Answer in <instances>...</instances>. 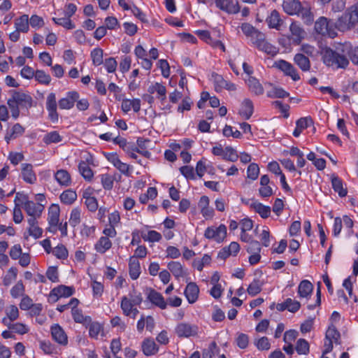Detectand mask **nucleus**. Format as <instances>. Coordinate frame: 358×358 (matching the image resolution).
I'll return each instance as SVG.
<instances>
[{
    "instance_id": "c9c22d12",
    "label": "nucleus",
    "mask_w": 358,
    "mask_h": 358,
    "mask_svg": "<svg viewBox=\"0 0 358 358\" xmlns=\"http://www.w3.org/2000/svg\"><path fill=\"white\" fill-rule=\"evenodd\" d=\"M15 27L17 31L27 33L29 29V16L24 14L15 20Z\"/></svg>"
},
{
    "instance_id": "5701e85b",
    "label": "nucleus",
    "mask_w": 358,
    "mask_h": 358,
    "mask_svg": "<svg viewBox=\"0 0 358 358\" xmlns=\"http://www.w3.org/2000/svg\"><path fill=\"white\" fill-rule=\"evenodd\" d=\"M167 268L177 279L185 277L187 275V270L179 262H171L168 264Z\"/></svg>"
},
{
    "instance_id": "cd10ccee",
    "label": "nucleus",
    "mask_w": 358,
    "mask_h": 358,
    "mask_svg": "<svg viewBox=\"0 0 358 358\" xmlns=\"http://www.w3.org/2000/svg\"><path fill=\"white\" fill-rule=\"evenodd\" d=\"M313 120L310 117H301L296 122V128L293 131L295 137H299L302 131L310 125H313Z\"/></svg>"
},
{
    "instance_id": "ddd939ff",
    "label": "nucleus",
    "mask_w": 358,
    "mask_h": 358,
    "mask_svg": "<svg viewBox=\"0 0 358 358\" xmlns=\"http://www.w3.org/2000/svg\"><path fill=\"white\" fill-rule=\"evenodd\" d=\"M46 108L49 113V117L52 122L58 120V113L57 112V101L55 93H50L46 99Z\"/></svg>"
},
{
    "instance_id": "aec40b11",
    "label": "nucleus",
    "mask_w": 358,
    "mask_h": 358,
    "mask_svg": "<svg viewBox=\"0 0 358 358\" xmlns=\"http://www.w3.org/2000/svg\"><path fill=\"white\" fill-rule=\"evenodd\" d=\"M270 28L280 30L283 24L280 13L276 10H273L266 20Z\"/></svg>"
},
{
    "instance_id": "a878e982",
    "label": "nucleus",
    "mask_w": 358,
    "mask_h": 358,
    "mask_svg": "<svg viewBox=\"0 0 358 358\" xmlns=\"http://www.w3.org/2000/svg\"><path fill=\"white\" fill-rule=\"evenodd\" d=\"M25 129L20 124L16 123L15 124L10 130H8L5 135V140L7 143H9L10 141L12 139H15L23 135L24 133Z\"/></svg>"
},
{
    "instance_id": "f257e3e1",
    "label": "nucleus",
    "mask_w": 358,
    "mask_h": 358,
    "mask_svg": "<svg viewBox=\"0 0 358 358\" xmlns=\"http://www.w3.org/2000/svg\"><path fill=\"white\" fill-rule=\"evenodd\" d=\"M320 55L323 63L329 67L345 69L350 63L345 55L343 43L336 45L334 49L329 47L322 48Z\"/></svg>"
},
{
    "instance_id": "69168bd1",
    "label": "nucleus",
    "mask_w": 358,
    "mask_h": 358,
    "mask_svg": "<svg viewBox=\"0 0 358 358\" xmlns=\"http://www.w3.org/2000/svg\"><path fill=\"white\" fill-rule=\"evenodd\" d=\"M238 158L236 151L230 146L224 148L223 159L230 162H236Z\"/></svg>"
},
{
    "instance_id": "393cba45",
    "label": "nucleus",
    "mask_w": 358,
    "mask_h": 358,
    "mask_svg": "<svg viewBox=\"0 0 358 358\" xmlns=\"http://www.w3.org/2000/svg\"><path fill=\"white\" fill-rule=\"evenodd\" d=\"M199 293V289L196 283L189 282L187 284L185 289V294L189 303H194L197 300Z\"/></svg>"
},
{
    "instance_id": "b1692460",
    "label": "nucleus",
    "mask_w": 358,
    "mask_h": 358,
    "mask_svg": "<svg viewBox=\"0 0 358 358\" xmlns=\"http://www.w3.org/2000/svg\"><path fill=\"white\" fill-rule=\"evenodd\" d=\"M240 250V245L237 242H231L228 247L223 248L218 253V258L225 259L230 255H236Z\"/></svg>"
},
{
    "instance_id": "4be33fe9",
    "label": "nucleus",
    "mask_w": 358,
    "mask_h": 358,
    "mask_svg": "<svg viewBox=\"0 0 358 358\" xmlns=\"http://www.w3.org/2000/svg\"><path fill=\"white\" fill-rule=\"evenodd\" d=\"M89 329V336L94 339H98L99 335L103 336V326L98 322H92V319L90 322L85 326Z\"/></svg>"
},
{
    "instance_id": "f8f14e48",
    "label": "nucleus",
    "mask_w": 358,
    "mask_h": 358,
    "mask_svg": "<svg viewBox=\"0 0 358 358\" xmlns=\"http://www.w3.org/2000/svg\"><path fill=\"white\" fill-rule=\"evenodd\" d=\"M79 99V94L76 91L69 92L66 96L59 101L60 109L69 110L72 108L74 103Z\"/></svg>"
},
{
    "instance_id": "58836bf2",
    "label": "nucleus",
    "mask_w": 358,
    "mask_h": 358,
    "mask_svg": "<svg viewBox=\"0 0 358 358\" xmlns=\"http://www.w3.org/2000/svg\"><path fill=\"white\" fill-rule=\"evenodd\" d=\"M341 334L336 327L331 324L327 329L325 334V339L336 344H340Z\"/></svg>"
},
{
    "instance_id": "0eeeda50",
    "label": "nucleus",
    "mask_w": 358,
    "mask_h": 358,
    "mask_svg": "<svg viewBox=\"0 0 358 358\" xmlns=\"http://www.w3.org/2000/svg\"><path fill=\"white\" fill-rule=\"evenodd\" d=\"M175 332L180 338L194 336L197 334L198 327L194 324L181 322L176 326Z\"/></svg>"
},
{
    "instance_id": "6e6552de",
    "label": "nucleus",
    "mask_w": 358,
    "mask_h": 358,
    "mask_svg": "<svg viewBox=\"0 0 358 358\" xmlns=\"http://www.w3.org/2000/svg\"><path fill=\"white\" fill-rule=\"evenodd\" d=\"M212 79L215 85L216 92H221L223 89L228 91H235L236 86L234 83L224 79V78L216 73H212Z\"/></svg>"
},
{
    "instance_id": "7ed1b4c3",
    "label": "nucleus",
    "mask_w": 358,
    "mask_h": 358,
    "mask_svg": "<svg viewBox=\"0 0 358 358\" xmlns=\"http://www.w3.org/2000/svg\"><path fill=\"white\" fill-rule=\"evenodd\" d=\"M358 23V10L355 3L346 8L345 12L335 22L336 31H349L355 28Z\"/></svg>"
},
{
    "instance_id": "ea45409f",
    "label": "nucleus",
    "mask_w": 358,
    "mask_h": 358,
    "mask_svg": "<svg viewBox=\"0 0 358 358\" xmlns=\"http://www.w3.org/2000/svg\"><path fill=\"white\" fill-rule=\"evenodd\" d=\"M294 61L295 64L303 71H307L310 68L309 59L301 53L295 55Z\"/></svg>"
},
{
    "instance_id": "bb28decb",
    "label": "nucleus",
    "mask_w": 358,
    "mask_h": 358,
    "mask_svg": "<svg viewBox=\"0 0 358 358\" xmlns=\"http://www.w3.org/2000/svg\"><path fill=\"white\" fill-rule=\"evenodd\" d=\"M250 91L255 95H261L264 93V88L259 81L253 76L248 77L245 80Z\"/></svg>"
},
{
    "instance_id": "de8ad7c7",
    "label": "nucleus",
    "mask_w": 358,
    "mask_h": 358,
    "mask_svg": "<svg viewBox=\"0 0 358 358\" xmlns=\"http://www.w3.org/2000/svg\"><path fill=\"white\" fill-rule=\"evenodd\" d=\"M257 48L262 51L267 53L268 55H271L272 56L275 55L278 53V48L268 43L266 38L261 42V43L258 44Z\"/></svg>"
},
{
    "instance_id": "1a4fd4ad",
    "label": "nucleus",
    "mask_w": 358,
    "mask_h": 358,
    "mask_svg": "<svg viewBox=\"0 0 358 358\" xmlns=\"http://www.w3.org/2000/svg\"><path fill=\"white\" fill-rule=\"evenodd\" d=\"M274 66L282 71L286 76H290L294 81L300 79V76L294 66L285 60L276 61L274 63Z\"/></svg>"
},
{
    "instance_id": "a19ab883",
    "label": "nucleus",
    "mask_w": 358,
    "mask_h": 358,
    "mask_svg": "<svg viewBox=\"0 0 358 358\" xmlns=\"http://www.w3.org/2000/svg\"><path fill=\"white\" fill-rule=\"evenodd\" d=\"M112 246V242L108 237L101 236L95 244L96 250L101 254L105 253Z\"/></svg>"
},
{
    "instance_id": "338daca9",
    "label": "nucleus",
    "mask_w": 358,
    "mask_h": 358,
    "mask_svg": "<svg viewBox=\"0 0 358 358\" xmlns=\"http://www.w3.org/2000/svg\"><path fill=\"white\" fill-rule=\"evenodd\" d=\"M116 180V176H111L108 174L101 176V183L104 189H111L113 187V181Z\"/></svg>"
},
{
    "instance_id": "f704fd0d",
    "label": "nucleus",
    "mask_w": 358,
    "mask_h": 358,
    "mask_svg": "<svg viewBox=\"0 0 358 358\" xmlns=\"http://www.w3.org/2000/svg\"><path fill=\"white\" fill-rule=\"evenodd\" d=\"M129 269L131 278L136 280L140 275L141 267L138 260L134 257H131L129 259Z\"/></svg>"
},
{
    "instance_id": "774afa93",
    "label": "nucleus",
    "mask_w": 358,
    "mask_h": 358,
    "mask_svg": "<svg viewBox=\"0 0 358 358\" xmlns=\"http://www.w3.org/2000/svg\"><path fill=\"white\" fill-rule=\"evenodd\" d=\"M52 253L58 259H64L68 257V251L63 245H59L52 250Z\"/></svg>"
},
{
    "instance_id": "dca6fc26",
    "label": "nucleus",
    "mask_w": 358,
    "mask_h": 358,
    "mask_svg": "<svg viewBox=\"0 0 358 358\" xmlns=\"http://www.w3.org/2000/svg\"><path fill=\"white\" fill-rule=\"evenodd\" d=\"M21 175L22 179L29 184H34L36 181V176L33 170V166L31 164H22Z\"/></svg>"
},
{
    "instance_id": "5fc2aeb1",
    "label": "nucleus",
    "mask_w": 358,
    "mask_h": 358,
    "mask_svg": "<svg viewBox=\"0 0 358 358\" xmlns=\"http://www.w3.org/2000/svg\"><path fill=\"white\" fill-rule=\"evenodd\" d=\"M135 306V304H133V303H131V301L128 299V296H124L122 298L120 307L124 315L126 316L131 315V310H132Z\"/></svg>"
},
{
    "instance_id": "c03bdc74",
    "label": "nucleus",
    "mask_w": 358,
    "mask_h": 358,
    "mask_svg": "<svg viewBox=\"0 0 358 358\" xmlns=\"http://www.w3.org/2000/svg\"><path fill=\"white\" fill-rule=\"evenodd\" d=\"M297 15L301 17L304 23L306 24H310L313 22V14L310 11V8L308 6H303L301 5V9Z\"/></svg>"
},
{
    "instance_id": "4468645a",
    "label": "nucleus",
    "mask_w": 358,
    "mask_h": 358,
    "mask_svg": "<svg viewBox=\"0 0 358 358\" xmlns=\"http://www.w3.org/2000/svg\"><path fill=\"white\" fill-rule=\"evenodd\" d=\"M51 334L52 338L59 344L66 345L68 343V337L64 329L57 324L51 327Z\"/></svg>"
},
{
    "instance_id": "603ef678",
    "label": "nucleus",
    "mask_w": 358,
    "mask_h": 358,
    "mask_svg": "<svg viewBox=\"0 0 358 358\" xmlns=\"http://www.w3.org/2000/svg\"><path fill=\"white\" fill-rule=\"evenodd\" d=\"M69 224L71 227H76L81 222V210L78 208H74L72 209L70 218H69Z\"/></svg>"
},
{
    "instance_id": "2eb2a0df",
    "label": "nucleus",
    "mask_w": 358,
    "mask_h": 358,
    "mask_svg": "<svg viewBox=\"0 0 358 358\" xmlns=\"http://www.w3.org/2000/svg\"><path fill=\"white\" fill-rule=\"evenodd\" d=\"M210 200L207 196H202L198 203L201 213L206 219H211L214 215V210L209 206Z\"/></svg>"
},
{
    "instance_id": "3c124183",
    "label": "nucleus",
    "mask_w": 358,
    "mask_h": 358,
    "mask_svg": "<svg viewBox=\"0 0 358 358\" xmlns=\"http://www.w3.org/2000/svg\"><path fill=\"white\" fill-rule=\"evenodd\" d=\"M78 169L80 173L85 180H90L92 178V170L85 162L83 161L79 164Z\"/></svg>"
},
{
    "instance_id": "a211bd4d",
    "label": "nucleus",
    "mask_w": 358,
    "mask_h": 358,
    "mask_svg": "<svg viewBox=\"0 0 358 358\" xmlns=\"http://www.w3.org/2000/svg\"><path fill=\"white\" fill-rule=\"evenodd\" d=\"M73 287L66 285H59L51 291V296H56V299L53 300V303L57 301L61 297H69L73 295Z\"/></svg>"
},
{
    "instance_id": "a18cd8bd",
    "label": "nucleus",
    "mask_w": 358,
    "mask_h": 358,
    "mask_svg": "<svg viewBox=\"0 0 358 358\" xmlns=\"http://www.w3.org/2000/svg\"><path fill=\"white\" fill-rule=\"evenodd\" d=\"M71 313L73 318L76 322L80 323L84 326L90 322V320L92 318L90 316L83 315L81 310L78 308H73V311Z\"/></svg>"
},
{
    "instance_id": "6e6d98bb",
    "label": "nucleus",
    "mask_w": 358,
    "mask_h": 358,
    "mask_svg": "<svg viewBox=\"0 0 358 358\" xmlns=\"http://www.w3.org/2000/svg\"><path fill=\"white\" fill-rule=\"evenodd\" d=\"M103 50L96 48L91 52V58L94 66H99L103 64Z\"/></svg>"
},
{
    "instance_id": "20e7f679",
    "label": "nucleus",
    "mask_w": 358,
    "mask_h": 358,
    "mask_svg": "<svg viewBox=\"0 0 358 358\" xmlns=\"http://www.w3.org/2000/svg\"><path fill=\"white\" fill-rule=\"evenodd\" d=\"M334 25L335 22L332 20L320 17L316 20L314 28L318 34L334 38L338 35Z\"/></svg>"
},
{
    "instance_id": "8fccbe9b",
    "label": "nucleus",
    "mask_w": 358,
    "mask_h": 358,
    "mask_svg": "<svg viewBox=\"0 0 358 358\" xmlns=\"http://www.w3.org/2000/svg\"><path fill=\"white\" fill-rule=\"evenodd\" d=\"M220 349L215 342H212L208 348L202 352V358H215V355L218 354Z\"/></svg>"
},
{
    "instance_id": "0e129e2a",
    "label": "nucleus",
    "mask_w": 358,
    "mask_h": 358,
    "mask_svg": "<svg viewBox=\"0 0 358 358\" xmlns=\"http://www.w3.org/2000/svg\"><path fill=\"white\" fill-rule=\"evenodd\" d=\"M259 174V166L255 163L250 164L247 169V176L248 178L255 180H256Z\"/></svg>"
},
{
    "instance_id": "49530a36",
    "label": "nucleus",
    "mask_w": 358,
    "mask_h": 358,
    "mask_svg": "<svg viewBox=\"0 0 358 358\" xmlns=\"http://www.w3.org/2000/svg\"><path fill=\"white\" fill-rule=\"evenodd\" d=\"M77 199V194L71 189L64 191L60 195L61 201L65 204H71Z\"/></svg>"
},
{
    "instance_id": "680f3d73",
    "label": "nucleus",
    "mask_w": 358,
    "mask_h": 358,
    "mask_svg": "<svg viewBox=\"0 0 358 358\" xmlns=\"http://www.w3.org/2000/svg\"><path fill=\"white\" fill-rule=\"evenodd\" d=\"M24 286L22 280H19L10 289V294L13 298L24 296Z\"/></svg>"
},
{
    "instance_id": "473e14b6",
    "label": "nucleus",
    "mask_w": 358,
    "mask_h": 358,
    "mask_svg": "<svg viewBox=\"0 0 358 358\" xmlns=\"http://www.w3.org/2000/svg\"><path fill=\"white\" fill-rule=\"evenodd\" d=\"M343 48L346 57H349L354 64L358 65V47L352 46L350 43H344Z\"/></svg>"
},
{
    "instance_id": "4c0bfd02",
    "label": "nucleus",
    "mask_w": 358,
    "mask_h": 358,
    "mask_svg": "<svg viewBox=\"0 0 358 358\" xmlns=\"http://www.w3.org/2000/svg\"><path fill=\"white\" fill-rule=\"evenodd\" d=\"M149 143H150L149 139L138 138L137 139L136 145V148H137V152L148 159H149L151 156V153L147 150V144Z\"/></svg>"
},
{
    "instance_id": "6ab92c4d",
    "label": "nucleus",
    "mask_w": 358,
    "mask_h": 358,
    "mask_svg": "<svg viewBox=\"0 0 358 358\" xmlns=\"http://www.w3.org/2000/svg\"><path fill=\"white\" fill-rule=\"evenodd\" d=\"M24 208L29 216L40 217L44 207L40 203H36L32 201H27L24 204Z\"/></svg>"
},
{
    "instance_id": "412c9836",
    "label": "nucleus",
    "mask_w": 358,
    "mask_h": 358,
    "mask_svg": "<svg viewBox=\"0 0 358 358\" xmlns=\"http://www.w3.org/2000/svg\"><path fill=\"white\" fill-rule=\"evenodd\" d=\"M301 6L299 0H284L282 3L284 11L290 15L298 14Z\"/></svg>"
},
{
    "instance_id": "09e8293b",
    "label": "nucleus",
    "mask_w": 358,
    "mask_h": 358,
    "mask_svg": "<svg viewBox=\"0 0 358 358\" xmlns=\"http://www.w3.org/2000/svg\"><path fill=\"white\" fill-rule=\"evenodd\" d=\"M17 275V269L15 267H11L8 269L6 274L3 278V285L4 286H9L12 282L15 280Z\"/></svg>"
},
{
    "instance_id": "2f4dec72",
    "label": "nucleus",
    "mask_w": 358,
    "mask_h": 358,
    "mask_svg": "<svg viewBox=\"0 0 358 358\" xmlns=\"http://www.w3.org/2000/svg\"><path fill=\"white\" fill-rule=\"evenodd\" d=\"M254 111V106L252 101L249 99L243 100L239 114L245 120H248L252 116Z\"/></svg>"
},
{
    "instance_id": "7c9ffc66",
    "label": "nucleus",
    "mask_w": 358,
    "mask_h": 358,
    "mask_svg": "<svg viewBox=\"0 0 358 358\" xmlns=\"http://www.w3.org/2000/svg\"><path fill=\"white\" fill-rule=\"evenodd\" d=\"M148 299L161 309H165L167 306V303L164 301L162 295L154 289L150 290L148 294Z\"/></svg>"
},
{
    "instance_id": "052dcab7",
    "label": "nucleus",
    "mask_w": 358,
    "mask_h": 358,
    "mask_svg": "<svg viewBox=\"0 0 358 358\" xmlns=\"http://www.w3.org/2000/svg\"><path fill=\"white\" fill-rule=\"evenodd\" d=\"M45 144L59 143L62 141V138L57 131H52L45 134L43 139Z\"/></svg>"
},
{
    "instance_id": "39448f33",
    "label": "nucleus",
    "mask_w": 358,
    "mask_h": 358,
    "mask_svg": "<svg viewBox=\"0 0 358 358\" xmlns=\"http://www.w3.org/2000/svg\"><path fill=\"white\" fill-rule=\"evenodd\" d=\"M204 236L221 243L227 236V227L224 224H220L218 227H209L205 230Z\"/></svg>"
},
{
    "instance_id": "864d4df0",
    "label": "nucleus",
    "mask_w": 358,
    "mask_h": 358,
    "mask_svg": "<svg viewBox=\"0 0 358 358\" xmlns=\"http://www.w3.org/2000/svg\"><path fill=\"white\" fill-rule=\"evenodd\" d=\"M267 96L270 98H285L289 96V93L281 87H273L267 92Z\"/></svg>"
},
{
    "instance_id": "4d7b16f0",
    "label": "nucleus",
    "mask_w": 358,
    "mask_h": 358,
    "mask_svg": "<svg viewBox=\"0 0 358 358\" xmlns=\"http://www.w3.org/2000/svg\"><path fill=\"white\" fill-rule=\"evenodd\" d=\"M52 20L58 25H61L68 29H72L75 28V25L72 23L71 19L69 17H53Z\"/></svg>"
},
{
    "instance_id": "e2e57ef3",
    "label": "nucleus",
    "mask_w": 358,
    "mask_h": 358,
    "mask_svg": "<svg viewBox=\"0 0 358 358\" xmlns=\"http://www.w3.org/2000/svg\"><path fill=\"white\" fill-rule=\"evenodd\" d=\"M262 291V283L258 280H254L248 286L247 292L251 296H255Z\"/></svg>"
},
{
    "instance_id": "13d9d810",
    "label": "nucleus",
    "mask_w": 358,
    "mask_h": 358,
    "mask_svg": "<svg viewBox=\"0 0 358 358\" xmlns=\"http://www.w3.org/2000/svg\"><path fill=\"white\" fill-rule=\"evenodd\" d=\"M309 344L308 341L303 338L297 341L296 350L299 355H307L309 352Z\"/></svg>"
},
{
    "instance_id": "c756f323",
    "label": "nucleus",
    "mask_w": 358,
    "mask_h": 358,
    "mask_svg": "<svg viewBox=\"0 0 358 358\" xmlns=\"http://www.w3.org/2000/svg\"><path fill=\"white\" fill-rule=\"evenodd\" d=\"M55 178L62 186L68 187L71 184V178L69 173L64 169H59L55 173Z\"/></svg>"
},
{
    "instance_id": "c85d7f7f",
    "label": "nucleus",
    "mask_w": 358,
    "mask_h": 358,
    "mask_svg": "<svg viewBox=\"0 0 358 358\" xmlns=\"http://www.w3.org/2000/svg\"><path fill=\"white\" fill-rule=\"evenodd\" d=\"M150 94H157V98L161 101H164L166 99V89L164 85L159 83H155L151 85L148 90Z\"/></svg>"
},
{
    "instance_id": "f3484780",
    "label": "nucleus",
    "mask_w": 358,
    "mask_h": 358,
    "mask_svg": "<svg viewBox=\"0 0 358 358\" xmlns=\"http://www.w3.org/2000/svg\"><path fill=\"white\" fill-rule=\"evenodd\" d=\"M141 348L143 354L146 356H152L157 353L159 347L153 338H147L141 343Z\"/></svg>"
},
{
    "instance_id": "72a5a7b5",
    "label": "nucleus",
    "mask_w": 358,
    "mask_h": 358,
    "mask_svg": "<svg viewBox=\"0 0 358 358\" xmlns=\"http://www.w3.org/2000/svg\"><path fill=\"white\" fill-rule=\"evenodd\" d=\"M249 205L250 208L259 214L262 218H267L270 215L271 208L269 206H264L257 201H252Z\"/></svg>"
},
{
    "instance_id": "9d476101",
    "label": "nucleus",
    "mask_w": 358,
    "mask_h": 358,
    "mask_svg": "<svg viewBox=\"0 0 358 358\" xmlns=\"http://www.w3.org/2000/svg\"><path fill=\"white\" fill-rule=\"evenodd\" d=\"M215 3L220 10L230 14L237 13L240 10L238 2L234 0H215Z\"/></svg>"
},
{
    "instance_id": "37998d69",
    "label": "nucleus",
    "mask_w": 358,
    "mask_h": 358,
    "mask_svg": "<svg viewBox=\"0 0 358 358\" xmlns=\"http://www.w3.org/2000/svg\"><path fill=\"white\" fill-rule=\"evenodd\" d=\"M59 208L57 205H52L49 209L48 223L50 226H57L59 222Z\"/></svg>"
},
{
    "instance_id": "f03ea898",
    "label": "nucleus",
    "mask_w": 358,
    "mask_h": 358,
    "mask_svg": "<svg viewBox=\"0 0 358 358\" xmlns=\"http://www.w3.org/2000/svg\"><path fill=\"white\" fill-rule=\"evenodd\" d=\"M32 97L23 92L12 90L7 104L10 110L12 117L16 120L20 114V109L29 110L33 106Z\"/></svg>"
},
{
    "instance_id": "79ce46f5",
    "label": "nucleus",
    "mask_w": 358,
    "mask_h": 358,
    "mask_svg": "<svg viewBox=\"0 0 358 358\" xmlns=\"http://www.w3.org/2000/svg\"><path fill=\"white\" fill-rule=\"evenodd\" d=\"M331 185L334 190L338 192L341 197H344L347 195V189L343 187V182L338 176H332Z\"/></svg>"
},
{
    "instance_id": "9b49d317",
    "label": "nucleus",
    "mask_w": 358,
    "mask_h": 358,
    "mask_svg": "<svg viewBox=\"0 0 358 358\" xmlns=\"http://www.w3.org/2000/svg\"><path fill=\"white\" fill-rule=\"evenodd\" d=\"M289 31L291 35L288 38L292 40L294 44L299 45L304 38V36L306 34L305 31L299 23L295 22L290 24Z\"/></svg>"
},
{
    "instance_id": "e433bc0d",
    "label": "nucleus",
    "mask_w": 358,
    "mask_h": 358,
    "mask_svg": "<svg viewBox=\"0 0 358 358\" xmlns=\"http://www.w3.org/2000/svg\"><path fill=\"white\" fill-rule=\"evenodd\" d=\"M313 289V286L310 282L304 280H302L298 287V294L300 297L307 298L311 294Z\"/></svg>"
},
{
    "instance_id": "423d86ee",
    "label": "nucleus",
    "mask_w": 358,
    "mask_h": 358,
    "mask_svg": "<svg viewBox=\"0 0 358 358\" xmlns=\"http://www.w3.org/2000/svg\"><path fill=\"white\" fill-rule=\"evenodd\" d=\"M104 155L108 161L122 174L127 176H129L131 175V167L129 164L122 162L117 153H106Z\"/></svg>"
},
{
    "instance_id": "bf43d9fd",
    "label": "nucleus",
    "mask_w": 358,
    "mask_h": 358,
    "mask_svg": "<svg viewBox=\"0 0 358 358\" xmlns=\"http://www.w3.org/2000/svg\"><path fill=\"white\" fill-rule=\"evenodd\" d=\"M34 77L38 83L43 85H48L51 81L50 75L42 70H36Z\"/></svg>"
}]
</instances>
